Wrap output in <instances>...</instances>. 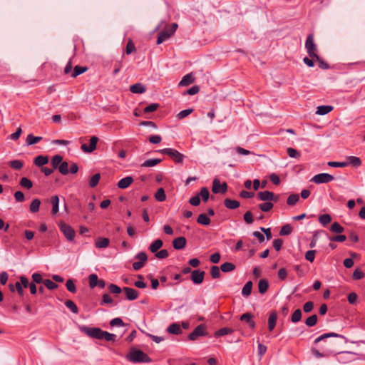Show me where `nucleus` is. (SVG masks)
<instances>
[{
  "label": "nucleus",
  "instance_id": "obj_62",
  "mask_svg": "<svg viewBox=\"0 0 365 365\" xmlns=\"http://www.w3.org/2000/svg\"><path fill=\"white\" fill-rule=\"evenodd\" d=\"M135 259H138L139 262H142L143 264H145V262L148 259V257L145 252H141L138 253L135 257Z\"/></svg>",
  "mask_w": 365,
  "mask_h": 365
},
{
  "label": "nucleus",
  "instance_id": "obj_19",
  "mask_svg": "<svg viewBox=\"0 0 365 365\" xmlns=\"http://www.w3.org/2000/svg\"><path fill=\"white\" fill-rule=\"evenodd\" d=\"M277 315L275 312H272L270 313L268 318V329L269 331H272L275 326L277 322Z\"/></svg>",
  "mask_w": 365,
  "mask_h": 365
},
{
  "label": "nucleus",
  "instance_id": "obj_55",
  "mask_svg": "<svg viewBox=\"0 0 365 365\" xmlns=\"http://www.w3.org/2000/svg\"><path fill=\"white\" fill-rule=\"evenodd\" d=\"M59 172L62 175H67L69 173L68 170V164L67 162H61L59 167L58 168Z\"/></svg>",
  "mask_w": 365,
  "mask_h": 365
},
{
  "label": "nucleus",
  "instance_id": "obj_22",
  "mask_svg": "<svg viewBox=\"0 0 365 365\" xmlns=\"http://www.w3.org/2000/svg\"><path fill=\"white\" fill-rule=\"evenodd\" d=\"M163 242L161 240L158 239L153 242L149 247L151 252L155 253L159 249L163 247Z\"/></svg>",
  "mask_w": 365,
  "mask_h": 365
},
{
  "label": "nucleus",
  "instance_id": "obj_33",
  "mask_svg": "<svg viewBox=\"0 0 365 365\" xmlns=\"http://www.w3.org/2000/svg\"><path fill=\"white\" fill-rule=\"evenodd\" d=\"M155 198L158 202H163L166 199V195L165 193V190L163 188L160 187L158 189L157 192L155 194Z\"/></svg>",
  "mask_w": 365,
  "mask_h": 365
},
{
  "label": "nucleus",
  "instance_id": "obj_37",
  "mask_svg": "<svg viewBox=\"0 0 365 365\" xmlns=\"http://www.w3.org/2000/svg\"><path fill=\"white\" fill-rule=\"evenodd\" d=\"M89 286L91 288H94L98 285V277L96 274H91L88 277Z\"/></svg>",
  "mask_w": 365,
  "mask_h": 365
},
{
  "label": "nucleus",
  "instance_id": "obj_35",
  "mask_svg": "<svg viewBox=\"0 0 365 365\" xmlns=\"http://www.w3.org/2000/svg\"><path fill=\"white\" fill-rule=\"evenodd\" d=\"M9 288L11 292H14V289H16L19 296L22 297L24 295V289L19 282H16L14 286L10 284Z\"/></svg>",
  "mask_w": 365,
  "mask_h": 365
},
{
  "label": "nucleus",
  "instance_id": "obj_30",
  "mask_svg": "<svg viewBox=\"0 0 365 365\" xmlns=\"http://www.w3.org/2000/svg\"><path fill=\"white\" fill-rule=\"evenodd\" d=\"M197 223L202 225H209L210 224V219L207 216L206 214L202 213L199 215L197 219Z\"/></svg>",
  "mask_w": 365,
  "mask_h": 365
},
{
  "label": "nucleus",
  "instance_id": "obj_20",
  "mask_svg": "<svg viewBox=\"0 0 365 365\" xmlns=\"http://www.w3.org/2000/svg\"><path fill=\"white\" fill-rule=\"evenodd\" d=\"M224 205L228 209L235 210L239 207L240 204L237 200L226 198L224 200Z\"/></svg>",
  "mask_w": 365,
  "mask_h": 365
},
{
  "label": "nucleus",
  "instance_id": "obj_3",
  "mask_svg": "<svg viewBox=\"0 0 365 365\" xmlns=\"http://www.w3.org/2000/svg\"><path fill=\"white\" fill-rule=\"evenodd\" d=\"M305 48L310 58L317 61L320 60L319 56L317 53V45L314 43L313 34L308 35L305 42Z\"/></svg>",
  "mask_w": 365,
  "mask_h": 365
},
{
  "label": "nucleus",
  "instance_id": "obj_31",
  "mask_svg": "<svg viewBox=\"0 0 365 365\" xmlns=\"http://www.w3.org/2000/svg\"><path fill=\"white\" fill-rule=\"evenodd\" d=\"M348 165L351 164L354 167H359L361 165V160L359 158L356 156H349L347 157Z\"/></svg>",
  "mask_w": 365,
  "mask_h": 365
},
{
  "label": "nucleus",
  "instance_id": "obj_61",
  "mask_svg": "<svg viewBox=\"0 0 365 365\" xmlns=\"http://www.w3.org/2000/svg\"><path fill=\"white\" fill-rule=\"evenodd\" d=\"M43 284L50 290L55 289L58 287V284L50 279H44Z\"/></svg>",
  "mask_w": 365,
  "mask_h": 365
},
{
  "label": "nucleus",
  "instance_id": "obj_44",
  "mask_svg": "<svg viewBox=\"0 0 365 365\" xmlns=\"http://www.w3.org/2000/svg\"><path fill=\"white\" fill-rule=\"evenodd\" d=\"M292 227L290 225H285L281 228L279 235L282 236L289 235L292 233Z\"/></svg>",
  "mask_w": 365,
  "mask_h": 365
},
{
  "label": "nucleus",
  "instance_id": "obj_11",
  "mask_svg": "<svg viewBox=\"0 0 365 365\" xmlns=\"http://www.w3.org/2000/svg\"><path fill=\"white\" fill-rule=\"evenodd\" d=\"M205 272L200 269H195L192 272L191 280L194 284H200L203 282Z\"/></svg>",
  "mask_w": 365,
  "mask_h": 365
},
{
  "label": "nucleus",
  "instance_id": "obj_1",
  "mask_svg": "<svg viewBox=\"0 0 365 365\" xmlns=\"http://www.w3.org/2000/svg\"><path fill=\"white\" fill-rule=\"evenodd\" d=\"M127 359L133 363H150L152 361L148 354L135 348L130 349Z\"/></svg>",
  "mask_w": 365,
  "mask_h": 365
},
{
  "label": "nucleus",
  "instance_id": "obj_46",
  "mask_svg": "<svg viewBox=\"0 0 365 365\" xmlns=\"http://www.w3.org/2000/svg\"><path fill=\"white\" fill-rule=\"evenodd\" d=\"M220 268L217 266H212L210 269V274L213 279L220 278L221 276Z\"/></svg>",
  "mask_w": 365,
  "mask_h": 365
},
{
  "label": "nucleus",
  "instance_id": "obj_24",
  "mask_svg": "<svg viewBox=\"0 0 365 365\" xmlns=\"http://www.w3.org/2000/svg\"><path fill=\"white\" fill-rule=\"evenodd\" d=\"M51 202L52 204V210L51 212L56 215L58 212L59 208V198L57 195H53L51 197Z\"/></svg>",
  "mask_w": 365,
  "mask_h": 365
},
{
  "label": "nucleus",
  "instance_id": "obj_50",
  "mask_svg": "<svg viewBox=\"0 0 365 365\" xmlns=\"http://www.w3.org/2000/svg\"><path fill=\"white\" fill-rule=\"evenodd\" d=\"M19 184L21 186L26 189H30L33 186L32 182L27 178H22L19 182Z\"/></svg>",
  "mask_w": 365,
  "mask_h": 365
},
{
  "label": "nucleus",
  "instance_id": "obj_40",
  "mask_svg": "<svg viewBox=\"0 0 365 365\" xmlns=\"http://www.w3.org/2000/svg\"><path fill=\"white\" fill-rule=\"evenodd\" d=\"M273 203L271 201H267L265 202L261 203L259 205V208L262 212H269L273 207Z\"/></svg>",
  "mask_w": 365,
  "mask_h": 365
},
{
  "label": "nucleus",
  "instance_id": "obj_21",
  "mask_svg": "<svg viewBox=\"0 0 365 365\" xmlns=\"http://www.w3.org/2000/svg\"><path fill=\"white\" fill-rule=\"evenodd\" d=\"M167 331L173 334H180L182 333V329L180 325L177 323H173L168 326Z\"/></svg>",
  "mask_w": 365,
  "mask_h": 365
},
{
  "label": "nucleus",
  "instance_id": "obj_48",
  "mask_svg": "<svg viewBox=\"0 0 365 365\" xmlns=\"http://www.w3.org/2000/svg\"><path fill=\"white\" fill-rule=\"evenodd\" d=\"M11 168L15 170H21L24 165V163L19 160H14L9 162Z\"/></svg>",
  "mask_w": 365,
  "mask_h": 365
},
{
  "label": "nucleus",
  "instance_id": "obj_59",
  "mask_svg": "<svg viewBox=\"0 0 365 365\" xmlns=\"http://www.w3.org/2000/svg\"><path fill=\"white\" fill-rule=\"evenodd\" d=\"M66 287L67 289L71 293H75L76 292V287L73 279L67 280L66 283Z\"/></svg>",
  "mask_w": 365,
  "mask_h": 365
},
{
  "label": "nucleus",
  "instance_id": "obj_18",
  "mask_svg": "<svg viewBox=\"0 0 365 365\" xmlns=\"http://www.w3.org/2000/svg\"><path fill=\"white\" fill-rule=\"evenodd\" d=\"M195 81V78L192 73L184 76L179 83V86H187Z\"/></svg>",
  "mask_w": 365,
  "mask_h": 365
},
{
  "label": "nucleus",
  "instance_id": "obj_64",
  "mask_svg": "<svg viewBox=\"0 0 365 365\" xmlns=\"http://www.w3.org/2000/svg\"><path fill=\"white\" fill-rule=\"evenodd\" d=\"M109 291L113 294H120L122 292V289L114 284H110L108 286Z\"/></svg>",
  "mask_w": 365,
  "mask_h": 365
},
{
  "label": "nucleus",
  "instance_id": "obj_45",
  "mask_svg": "<svg viewBox=\"0 0 365 365\" xmlns=\"http://www.w3.org/2000/svg\"><path fill=\"white\" fill-rule=\"evenodd\" d=\"M62 157L61 155H54L51 159V165L53 169H56L59 167L61 163L62 162Z\"/></svg>",
  "mask_w": 365,
  "mask_h": 365
},
{
  "label": "nucleus",
  "instance_id": "obj_7",
  "mask_svg": "<svg viewBox=\"0 0 365 365\" xmlns=\"http://www.w3.org/2000/svg\"><path fill=\"white\" fill-rule=\"evenodd\" d=\"M206 327L205 324L198 325L194 330L188 335V339L190 341L196 340L199 336H206Z\"/></svg>",
  "mask_w": 365,
  "mask_h": 365
},
{
  "label": "nucleus",
  "instance_id": "obj_47",
  "mask_svg": "<svg viewBox=\"0 0 365 365\" xmlns=\"http://www.w3.org/2000/svg\"><path fill=\"white\" fill-rule=\"evenodd\" d=\"M302 318V311L299 309H296L292 315L291 321L293 323L299 322Z\"/></svg>",
  "mask_w": 365,
  "mask_h": 365
},
{
  "label": "nucleus",
  "instance_id": "obj_42",
  "mask_svg": "<svg viewBox=\"0 0 365 365\" xmlns=\"http://www.w3.org/2000/svg\"><path fill=\"white\" fill-rule=\"evenodd\" d=\"M41 201L38 199H34L30 205V211L31 212H36L39 210Z\"/></svg>",
  "mask_w": 365,
  "mask_h": 365
},
{
  "label": "nucleus",
  "instance_id": "obj_17",
  "mask_svg": "<svg viewBox=\"0 0 365 365\" xmlns=\"http://www.w3.org/2000/svg\"><path fill=\"white\" fill-rule=\"evenodd\" d=\"M329 337H339V338H341V339L344 338L342 335H340V334H338L334 333V332H330V333H326V334H324L319 336L314 340V343L315 344H317L319 342L324 341V339L329 338Z\"/></svg>",
  "mask_w": 365,
  "mask_h": 365
},
{
  "label": "nucleus",
  "instance_id": "obj_54",
  "mask_svg": "<svg viewBox=\"0 0 365 365\" xmlns=\"http://www.w3.org/2000/svg\"><path fill=\"white\" fill-rule=\"evenodd\" d=\"M331 352V351H324L322 353L317 349L313 348L312 349V353L317 358H322V357L327 356Z\"/></svg>",
  "mask_w": 365,
  "mask_h": 365
},
{
  "label": "nucleus",
  "instance_id": "obj_15",
  "mask_svg": "<svg viewBox=\"0 0 365 365\" xmlns=\"http://www.w3.org/2000/svg\"><path fill=\"white\" fill-rule=\"evenodd\" d=\"M146 91L145 86L140 83H137L130 86V91L133 93L141 94L145 93Z\"/></svg>",
  "mask_w": 365,
  "mask_h": 365
},
{
  "label": "nucleus",
  "instance_id": "obj_38",
  "mask_svg": "<svg viewBox=\"0 0 365 365\" xmlns=\"http://www.w3.org/2000/svg\"><path fill=\"white\" fill-rule=\"evenodd\" d=\"M331 220V217L329 214H324L319 217V222L323 225H327Z\"/></svg>",
  "mask_w": 365,
  "mask_h": 365
},
{
  "label": "nucleus",
  "instance_id": "obj_34",
  "mask_svg": "<svg viewBox=\"0 0 365 365\" xmlns=\"http://www.w3.org/2000/svg\"><path fill=\"white\" fill-rule=\"evenodd\" d=\"M235 269V265L231 262H225L220 266V269L223 272H230Z\"/></svg>",
  "mask_w": 365,
  "mask_h": 365
},
{
  "label": "nucleus",
  "instance_id": "obj_2",
  "mask_svg": "<svg viewBox=\"0 0 365 365\" xmlns=\"http://www.w3.org/2000/svg\"><path fill=\"white\" fill-rule=\"evenodd\" d=\"M178 26V24H168L160 32L157 39V44L159 45L170 38L177 30Z\"/></svg>",
  "mask_w": 365,
  "mask_h": 365
},
{
  "label": "nucleus",
  "instance_id": "obj_26",
  "mask_svg": "<svg viewBox=\"0 0 365 365\" xmlns=\"http://www.w3.org/2000/svg\"><path fill=\"white\" fill-rule=\"evenodd\" d=\"M41 140L42 137L41 136H34L32 134H29L26 139V143L27 145H31L40 142Z\"/></svg>",
  "mask_w": 365,
  "mask_h": 365
},
{
  "label": "nucleus",
  "instance_id": "obj_4",
  "mask_svg": "<svg viewBox=\"0 0 365 365\" xmlns=\"http://www.w3.org/2000/svg\"><path fill=\"white\" fill-rule=\"evenodd\" d=\"M162 154L168 155L176 163H182L185 156L178 152V150L173 148H163L158 150Z\"/></svg>",
  "mask_w": 365,
  "mask_h": 365
},
{
  "label": "nucleus",
  "instance_id": "obj_6",
  "mask_svg": "<svg viewBox=\"0 0 365 365\" xmlns=\"http://www.w3.org/2000/svg\"><path fill=\"white\" fill-rule=\"evenodd\" d=\"M59 228L68 241H73L74 240L76 232L70 225L64 222H61L59 224Z\"/></svg>",
  "mask_w": 365,
  "mask_h": 365
},
{
  "label": "nucleus",
  "instance_id": "obj_23",
  "mask_svg": "<svg viewBox=\"0 0 365 365\" xmlns=\"http://www.w3.org/2000/svg\"><path fill=\"white\" fill-rule=\"evenodd\" d=\"M110 243L109 239L106 237H100L97 240L96 242V247L97 248L101 249V248H106L108 247Z\"/></svg>",
  "mask_w": 365,
  "mask_h": 365
},
{
  "label": "nucleus",
  "instance_id": "obj_53",
  "mask_svg": "<svg viewBox=\"0 0 365 365\" xmlns=\"http://www.w3.org/2000/svg\"><path fill=\"white\" fill-rule=\"evenodd\" d=\"M364 273L360 268H356L352 274V277L355 280L361 279L364 277Z\"/></svg>",
  "mask_w": 365,
  "mask_h": 365
},
{
  "label": "nucleus",
  "instance_id": "obj_60",
  "mask_svg": "<svg viewBox=\"0 0 365 365\" xmlns=\"http://www.w3.org/2000/svg\"><path fill=\"white\" fill-rule=\"evenodd\" d=\"M33 283L41 284L43 283L44 279H43L42 275L40 273H34L31 276Z\"/></svg>",
  "mask_w": 365,
  "mask_h": 365
},
{
  "label": "nucleus",
  "instance_id": "obj_12",
  "mask_svg": "<svg viewBox=\"0 0 365 365\" xmlns=\"http://www.w3.org/2000/svg\"><path fill=\"white\" fill-rule=\"evenodd\" d=\"M123 292H125L126 299L128 300H135L138 297V292L135 289L130 287H123Z\"/></svg>",
  "mask_w": 365,
  "mask_h": 365
},
{
  "label": "nucleus",
  "instance_id": "obj_10",
  "mask_svg": "<svg viewBox=\"0 0 365 365\" xmlns=\"http://www.w3.org/2000/svg\"><path fill=\"white\" fill-rule=\"evenodd\" d=\"M227 189L226 182H223L222 185L220 180L215 178L212 182V190L214 193H225Z\"/></svg>",
  "mask_w": 365,
  "mask_h": 365
},
{
  "label": "nucleus",
  "instance_id": "obj_28",
  "mask_svg": "<svg viewBox=\"0 0 365 365\" xmlns=\"http://www.w3.org/2000/svg\"><path fill=\"white\" fill-rule=\"evenodd\" d=\"M268 287H269V284L266 279H262L259 281L258 289H259V292L260 294H264L267 291Z\"/></svg>",
  "mask_w": 365,
  "mask_h": 365
},
{
  "label": "nucleus",
  "instance_id": "obj_39",
  "mask_svg": "<svg viewBox=\"0 0 365 365\" xmlns=\"http://www.w3.org/2000/svg\"><path fill=\"white\" fill-rule=\"evenodd\" d=\"M100 179L101 175L99 173L93 175L89 180V186L91 187H95L98 184Z\"/></svg>",
  "mask_w": 365,
  "mask_h": 365
},
{
  "label": "nucleus",
  "instance_id": "obj_25",
  "mask_svg": "<svg viewBox=\"0 0 365 365\" xmlns=\"http://www.w3.org/2000/svg\"><path fill=\"white\" fill-rule=\"evenodd\" d=\"M332 109L333 107L331 106H320L317 107L316 113L320 115H324L331 112Z\"/></svg>",
  "mask_w": 365,
  "mask_h": 365
},
{
  "label": "nucleus",
  "instance_id": "obj_43",
  "mask_svg": "<svg viewBox=\"0 0 365 365\" xmlns=\"http://www.w3.org/2000/svg\"><path fill=\"white\" fill-rule=\"evenodd\" d=\"M232 332H233V329H232L230 328L224 327V328H222V329H219L218 331H217L215 334V336H225L227 334H232Z\"/></svg>",
  "mask_w": 365,
  "mask_h": 365
},
{
  "label": "nucleus",
  "instance_id": "obj_9",
  "mask_svg": "<svg viewBox=\"0 0 365 365\" xmlns=\"http://www.w3.org/2000/svg\"><path fill=\"white\" fill-rule=\"evenodd\" d=\"M98 141V138L97 136H92L90 139L89 145H87L86 144H83L81 148L84 153H91L96 149V145Z\"/></svg>",
  "mask_w": 365,
  "mask_h": 365
},
{
  "label": "nucleus",
  "instance_id": "obj_57",
  "mask_svg": "<svg viewBox=\"0 0 365 365\" xmlns=\"http://www.w3.org/2000/svg\"><path fill=\"white\" fill-rule=\"evenodd\" d=\"M328 165L332 168H344L348 165L347 162H336L330 161L328 163Z\"/></svg>",
  "mask_w": 365,
  "mask_h": 365
},
{
  "label": "nucleus",
  "instance_id": "obj_29",
  "mask_svg": "<svg viewBox=\"0 0 365 365\" xmlns=\"http://www.w3.org/2000/svg\"><path fill=\"white\" fill-rule=\"evenodd\" d=\"M252 282L251 281L247 282L242 288V294L244 297H249L252 292Z\"/></svg>",
  "mask_w": 365,
  "mask_h": 365
},
{
  "label": "nucleus",
  "instance_id": "obj_13",
  "mask_svg": "<svg viewBox=\"0 0 365 365\" xmlns=\"http://www.w3.org/2000/svg\"><path fill=\"white\" fill-rule=\"evenodd\" d=\"M274 193L272 192L265 190L259 192L257 193V197L259 200L261 201H272V199H273Z\"/></svg>",
  "mask_w": 365,
  "mask_h": 365
},
{
  "label": "nucleus",
  "instance_id": "obj_51",
  "mask_svg": "<svg viewBox=\"0 0 365 365\" xmlns=\"http://www.w3.org/2000/svg\"><path fill=\"white\" fill-rule=\"evenodd\" d=\"M317 322V316L316 314H313L310 317H309L306 321L305 324L307 327H313L314 326Z\"/></svg>",
  "mask_w": 365,
  "mask_h": 365
},
{
  "label": "nucleus",
  "instance_id": "obj_52",
  "mask_svg": "<svg viewBox=\"0 0 365 365\" xmlns=\"http://www.w3.org/2000/svg\"><path fill=\"white\" fill-rule=\"evenodd\" d=\"M287 153L290 158H299L301 156L300 152L292 148H287Z\"/></svg>",
  "mask_w": 365,
  "mask_h": 365
},
{
  "label": "nucleus",
  "instance_id": "obj_36",
  "mask_svg": "<svg viewBox=\"0 0 365 365\" xmlns=\"http://www.w3.org/2000/svg\"><path fill=\"white\" fill-rule=\"evenodd\" d=\"M87 71V67H82L79 66H76L74 67L73 71L71 73V77L76 78L78 76L83 73Z\"/></svg>",
  "mask_w": 365,
  "mask_h": 365
},
{
  "label": "nucleus",
  "instance_id": "obj_63",
  "mask_svg": "<svg viewBox=\"0 0 365 365\" xmlns=\"http://www.w3.org/2000/svg\"><path fill=\"white\" fill-rule=\"evenodd\" d=\"M158 107H159L158 103H151L144 108V113H148L154 112L155 110H156L158 109Z\"/></svg>",
  "mask_w": 365,
  "mask_h": 365
},
{
  "label": "nucleus",
  "instance_id": "obj_41",
  "mask_svg": "<svg viewBox=\"0 0 365 365\" xmlns=\"http://www.w3.org/2000/svg\"><path fill=\"white\" fill-rule=\"evenodd\" d=\"M299 195L292 194L288 197V198L287 200V205H289L290 206H293L299 201Z\"/></svg>",
  "mask_w": 365,
  "mask_h": 365
},
{
  "label": "nucleus",
  "instance_id": "obj_16",
  "mask_svg": "<svg viewBox=\"0 0 365 365\" xmlns=\"http://www.w3.org/2000/svg\"><path fill=\"white\" fill-rule=\"evenodd\" d=\"M133 182V178L131 176H127L120 180L118 182V187L120 189H125L128 187Z\"/></svg>",
  "mask_w": 365,
  "mask_h": 365
},
{
  "label": "nucleus",
  "instance_id": "obj_14",
  "mask_svg": "<svg viewBox=\"0 0 365 365\" xmlns=\"http://www.w3.org/2000/svg\"><path fill=\"white\" fill-rule=\"evenodd\" d=\"M186 239L184 237H178L173 240V246L175 250H182L186 245Z\"/></svg>",
  "mask_w": 365,
  "mask_h": 365
},
{
  "label": "nucleus",
  "instance_id": "obj_32",
  "mask_svg": "<svg viewBox=\"0 0 365 365\" xmlns=\"http://www.w3.org/2000/svg\"><path fill=\"white\" fill-rule=\"evenodd\" d=\"M162 161L161 159L153 158L145 160L142 165V167H153L159 164Z\"/></svg>",
  "mask_w": 365,
  "mask_h": 365
},
{
  "label": "nucleus",
  "instance_id": "obj_49",
  "mask_svg": "<svg viewBox=\"0 0 365 365\" xmlns=\"http://www.w3.org/2000/svg\"><path fill=\"white\" fill-rule=\"evenodd\" d=\"M65 305L73 313L77 314L78 309L76 304L71 300H67L65 302Z\"/></svg>",
  "mask_w": 365,
  "mask_h": 365
},
{
  "label": "nucleus",
  "instance_id": "obj_8",
  "mask_svg": "<svg viewBox=\"0 0 365 365\" xmlns=\"http://www.w3.org/2000/svg\"><path fill=\"white\" fill-rule=\"evenodd\" d=\"M104 332L100 328H85V333L88 336L98 339H103Z\"/></svg>",
  "mask_w": 365,
  "mask_h": 365
},
{
  "label": "nucleus",
  "instance_id": "obj_56",
  "mask_svg": "<svg viewBox=\"0 0 365 365\" xmlns=\"http://www.w3.org/2000/svg\"><path fill=\"white\" fill-rule=\"evenodd\" d=\"M330 230L333 232L341 233L344 232V227L338 222H334L330 227Z\"/></svg>",
  "mask_w": 365,
  "mask_h": 365
},
{
  "label": "nucleus",
  "instance_id": "obj_27",
  "mask_svg": "<svg viewBox=\"0 0 365 365\" xmlns=\"http://www.w3.org/2000/svg\"><path fill=\"white\" fill-rule=\"evenodd\" d=\"M34 163L36 165L41 167L48 163V158L47 156L38 155L35 158Z\"/></svg>",
  "mask_w": 365,
  "mask_h": 365
},
{
  "label": "nucleus",
  "instance_id": "obj_58",
  "mask_svg": "<svg viewBox=\"0 0 365 365\" xmlns=\"http://www.w3.org/2000/svg\"><path fill=\"white\" fill-rule=\"evenodd\" d=\"M200 196L202 197V199L204 202H206L207 201L208 198H209V196H210V193H209V190L207 187H202L201 190H200V194H199Z\"/></svg>",
  "mask_w": 365,
  "mask_h": 365
},
{
  "label": "nucleus",
  "instance_id": "obj_5",
  "mask_svg": "<svg viewBox=\"0 0 365 365\" xmlns=\"http://www.w3.org/2000/svg\"><path fill=\"white\" fill-rule=\"evenodd\" d=\"M334 180V177L329 173H319L315 175L312 179L311 182L315 184L328 183Z\"/></svg>",
  "mask_w": 365,
  "mask_h": 365
}]
</instances>
